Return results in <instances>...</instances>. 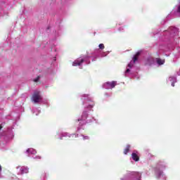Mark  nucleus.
I'll return each mask as SVG.
<instances>
[{"mask_svg":"<svg viewBox=\"0 0 180 180\" xmlns=\"http://www.w3.org/2000/svg\"><path fill=\"white\" fill-rule=\"evenodd\" d=\"M81 129V127H78L77 128V131H79V129Z\"/></svg>","mask_w":180,"mask_h":180,"instance_id":"obj_31","label":"nucleus"},{"mask_svg":"<svg viewBox=\"0 0 180 180\" xmlns=\"http://www.w3.org/2000/svg\"><path fill=\"white\" fill-rule=\"evenodd\" d=\"M168 81L171 83L172 86H175V83L176 82V77L175 76H170Z\"/></svg>","mask_w":180,"mask_h":180,"instance_id":"obj_18","label":"nucleus"},{"mask_svg":"<svg viewBox=\"0 0 180 180\" xmlns=\"http://www.w3.org/2000/svg\"><path fill=\"white\" fill-rule=\"evenodd\" d=\"M32 113L36 115V116H37L39 115V113H40V110H39L38 108H32Z\"/></svg>","mask_w":180,"mask_h":180,"instance_id":"obj_21","label":"nucleus"},{"mask_svg":"<svg viewBox=\"0 0 180 180\" xmlns=\"http://www.w3.org/2000/svg\"><path fill=\"white\" fill-rule=\"evenodd\" d=\"M58 139H60V140H63V137H78V134H70L68 132H63V131H58L57 133Z\"/></svg>","mask_w":180,"mask_h":180,"instance_id":"obj_8","label":"nucleus"},{"mask_svg":"<svg viewBox=\"0 0 180 180\" xmlns=\"http://www.w3.org/2000/svg\"><path fill=\"white\" fill-rule=\"evenodd\" d=\"M105 96H112V94L111 93H105Z\"/></svg>","mask_w":180,"mask_h":180,"instance_id":"obj_25","label":"nucleus"},{"mask_svg":"<svg viewBox=\"0 0 180 180\" xmlns=\"http://www.w3.org/2000/svg\"><path fill=\"white\" fill-rule=\"evenodd\" d=\"M13 137H15L13 131L12 130L8 129V133L5 137V140L9 141L10 140H13Z\"/></svg>","mask_w":180,"mask_h":180,"instance_id":"obj_16","label":"nucleus"},{"mask_svg":"<svg viewBox=\"0 0 180 180\" xmlns=\"http://www.w3.org/2000/svg\"><path fill=\"white\" fill-rule=\"evenodd\" d=\"M82 136L83 140H89V136L85 135H81Z\"/></svg>","mask_w":180,"mask_h":180,"instance_id":"obj_23","label":"nucleus"},{"mask_svg":"<svg viewBox=\"0 0 180 180\" xmlns=\"http://www.w3.org/2000/svg\"><path fill=\"white\" fill-rule=\"evenodd\" d=\"M122 25H123V22H120V23L118 24V26H122Z\"/></svg>","mask_w":180,"mask_h":180,"instance_id":"obj_28","label":"nucleus"},{"mask_svg":"<svg viewBox=\"0 0 180 180\" xmlns=\"http://www.w3.org/2000/svg\"><path fill=\"white\" fill-rule=\"evenodd\" d=\"M165 56H169V55H168V54L165 53Z\"/></svg>","mask_w":180,"mask_h":180,"instance_id":"obj_34","label":"nucleus"},{"mask_svg":"<svg viewBox=\"0 0 180 180\" xmlns=\"http://www.w3.org/2000/svg\"><path fill=\"white\" fill-rule=\"evenodd\" d=\"M130 151V145H127L125 149L124 150V154L127 155V153Z\"/></svg>","mask_w":180,"mask_h":180,"instance_id":"obj_22","label":"nucleus"},{"mask_svg":"<svg viewBox=\"0 0 180 180\" xmlns=\"http://www.w3.org/2000/svg\"><path fill=\"white\" fill-rule=\"evenodd\" d=\"M161 40H162L165 44H160L159 46L158 55L161 53H167L174 50L175 46L180 44L179 29L174 26H170L161 34Z\"/></svg>","mask_w":180,"mask_h":180,"instance_id":"obj_1","label":"nucleus"},{"mask_svg":"<svg viewBox=\"0 0 180 180\" xmlns=\"http://www.w3.org/2000/svg\"><path fill=\"white\" fill-rule=\"evenodd\" d=\"M62 30L61 28L58 29V30H56L54 32L55 37H60L61 36Z\"/></svg>","mask_w":180,"mask_h":180,"instance_id":"obj_20","label":"nucleus"},{"mask_svg":"<svg viewBox=\"0 0 180 180\" xmlns=\"http://www.w3.org/2000/svg\"><path fill=\"white\" fill-rule=\"evenodd\" d=\"M119 32H124V28L123 27H120L118 28Z\"/></svg>","mask_w":180,"mask_h":180,"instance_id":"obj_24","label":"nucleus"},{"mask_svg":"<svg viewBox=\"0 0 180 180\" xmlns=\"http://www.w3.org/2000/svg\"><path fill=\"white\" fill-rule=\"evenodd\" d=\"M141 54V51H138L136 54L133 57V60L130 61V63L127 65V69L124 73V77H129L131 78L134 74V71H133V69L134 68V64H136V62L137 60H139V56Z\"/></svg>","mask_w":180,"mask_h":180,"instance_id":"obj_4","label":"nucleus"},{"mask_svg":"<svg viewBox=\"0 0 180 180\" xmlns=\"http://www.w3.org/2000/svg\"><path fill=\"white\" fill-rule=\"evenodd\" d=\"M115 85H117V82H107L103 84V88H104V89H113Z\"/></svg>","mask_w":180,"mask_h":180,"instance_id":"obj_11","label":"nucleus"},{"mask_svg":"<svg viewBox=\"0 0 180 180\" xmlns=\"http://www.w3.org/2000/svg\"><path fill=\"white\" fill-rule=\"evenodd\" d=\"M96 57L93 58L92 61H95V59H96Z\"/></svg>","mask_w":180,"mask_h":180,"instance_id":"obj_30","label":"nucleus"},{"mask_svg":"<svg viewBox=\"0 0 180 180\" xmlns=\"http://www.w3.org/2000/svg\"><path fill=\"white\" fill-rule=\"evenodd\" d=\"M174 54L175 58H180V47L178 46L174 49Z\"/></svg>","mask_w":180,"mask_h":180,"instance_id":"obj_17","label":"nucleus"},{"mask_svg":"<svg viewBox=\"0 0 180 180\" xmlns=\"http://www.w3.org/2000/svg\"><path fill=\"white\" fill-rule=\"evenodd\" d=\"M53 60H54V61H56V58H54V59H53Z\"/></svg>","mask_w":180,"mask_h":180,"instance_id":"obj_35","label":"nucleus"},{"mask_svg":"<svg viewBox=\"0 0 180 180\" xmlns=\"http://www.w3.org/2000/svg\"><path fill=\"white\" fill-rule=\"evenodd\" d=\"M36 150L33 148H28L26 150V154H27L28 157H32L34 160H41V156L40 155H36L34 156V154H37Z\"/></svg>","mask_w":180,"mask_h":180,"instance_id":"obj_9","label":"nucleus"},{"mask_svg":"<svg viewBox=\"0 0 180 180\" xmlns=\"http://www.w3.org/2000/svg\"><path fill=\"white\" fill-rule=\"evenodd\" d=\"M17 175H23L24 174H29V167L26 166H18L16 167Z\"/></svg>","mask_w":180,"mask_h":180,"instance_id":"obj_10","label":"nucleus"},{"mask_svg":"<svg viewBox=\"0 0 180 180\" xmlns=\"http://www.w3.org/2000/svg\"><path fill=\"white\" fill-rule=\"evenodd\" d=\"M39 79H40V77H38L37 79H35L34 81V82H38Z\"/></svg>","mask_w":180,"mask_h":180,"instance_id":"obj_26","label":"nucleus"},{"mask_svg":"<svg viewBox=\"0 0 180 180\" xmlns=\"http://www.w3.org/2000/svg\"><path fill=\"white\" fill-rule=\"evenodd\" d=\"M165 162L159 161L155 167V175L158 179L167 180V176L164 173V169L167 168Z\"/></svg>","mask_w":180,"mask_h":180,"instance_id":"obj_3","label":"nucleus"},{"mask_svg":"<svg viewBox=\"0 0 180 180\" xmlns=\"http://www.w3.org/2000/svg\"><path fill=\"white\" fill-rule=\"evenodd\" d=\"M2 127H2V125L1 124V125H0V130H1ZM0 147L2 148V143H1V142H0Z\"/></svg>","mask_w":180,"mask_h":180,"instance_id":"obj_27","label":"nucleus"},{"mask_svg":"<svg viewBox=\"0 0 180 180\" xmlns=\"http://www.w3.org/2000/svg\"><path fill=\"white\" fill-rule=\"evenodd\" d=\"M121 180H141V173L139 172H130L122 178Z\"/></svg>","mask_w":180,"mask_h":180,"instance_id":"obj_6","label":"nucleus"},{"mask_svg":"<svg viewBox=\"0 0 180 180\" xmlns=\"http://www.w3.org/2000/svg\"><path fill=\"white\" fill-rule=\"evenodd\" d=\"M99 49H96L94 51V56H95V57H106V56H108V54H109V53H110V51H108L105 52H102V51L101 50H103V49H105V45L103 44H100L98 45Z\"/></svg>","mask_w":180,"mask_h":180,"instance_id":"obj_7","label":"nucleus"},{"mask_svg":"<svg viewBox=\"0 0 180 180\" xmlns=\"http://www.w3.org/2000/svg\"><path fill=\"white\" fill-rule=\"evenodd\" d=\"M165 64V59H162L161 58H156L155 59V65L160 67V65H164Z\"/></svg>","mask_w":180,"mask_h":180,"instance_id":"obj_14","label":"nucleus"},{"mask_svg":"<svg viewBox=\"0 0 180 180\" xmlns=\"http://www.w3.org/2000/svg\"><path fill=\"white\" fill-rule=\"evenodd\" d=\"M82 101L84 110L83 111L81 117L77 120L79 126H84V124H86V123H91V120H86L88 119V111L86 110H92L95 106L94 98L89 96V94H84L82 96Z\"/></svg>","mask_w":180,"mask_h":180,"instance_id":"obj_2","label":"nucleus"},{"mask_svg":"<svg viewBox=\"0 0 180 180\" xmlns=\"http://www.w3.org/2000/svg\"><path fill=\"white\" fill-rule=\"evenodd\" d=\"M135 78H136V79H139V75H136Z\"/></svg>","mask_w":180,"mask_h":180,"instance_id":"obj_29","label":"nucleus"},{"mask_svg":"<svg viewBox=\"0 0 180 180\" xmlns=\"http://www.w3.org/2000/svg\"><path fill=\"white\" fill-rule=\"evenodd\" d=\"M139 151L134 150V152L131 153V158L135 162H137L140 161V157L139 156Z\"/></svg>","mask_w":180,"mask_h":180,"instance_id":"obj_15","label":"nucleus"},{"mask_svg":"<svg viewBox=\"0 0 180 180\" xmlns=\"http://www.w3.org/2000/svg\"><path fill=\"white\" fill-rule=\"evenodd\" d=\"M157 33H158V32H156V33H153V35H154V36H155V34H157Z\"/></svg>","mask_w":180,"mask_h":180,"instance_id":"obj_32","label":"nucleus"},{"mask_svg":"<svg viewBox=\"0 0 180 180\" xmlns=\"http://www.w3.org/2000/svg\"><path fill=\"white\" fill-rule=\"evenodd\" d=\"M32 100L33 101L34 103H39V102L41 101V96H40V92L34 91Z\"/></svg>","mask_w":180,"mask_h":180,"instance_id":"obj_12","label":"nucleus"},{"mask_svg":"<svg viewBox=\"0 0 180 180\" xmlns=\"http://www.w3.org/2000/svg\"><path fill=\"white\" fill-rule=\"evenodd\" d=\"M18 180H23L22 179H18Z\"/></svg>","mask_w":180,"mask_h":180,"instance_id":"obj_33","label":"nucleus"},{"mask_svg":"<svg viewBox=\"0 0 180 180\" xmlns=\"http://www.w3.org/2000/svg\"><path fill=\"white\" fill-rule=\"evenodd\" d=\"M91 56H84L83 58H79L77 60H75L73 63L72 65L73 67H79V68H82V65L85 64L86 65L88 64H91V60H89V58H91Z\"/></svg>","mask_w":180,"mask_h":180,"instance_id":"obj_5","label":"nucleus"},{"mask_svg":"<svg viewBox=\"0 0 180 180\" xmlns=\"http://www.w3.org/2000/svg\"><path fill=\"white\" fill-rule=\"evenodd\" d=\"M56 46L57 42L56 41V39L52 40L51 44V51H57V49H56Z\"/></svg>","mask_w":180,"mask_h":180,"instance_id":"obj_19","label":"nucleus"},{"mask_svg":"<svg viewBox=\"0 0 180 180\" xmlns=\"http://www.w3.org/2000/svg\"><path fill=\"white\" fill-rule=\"evenodd\" d=\"M144 61L146 65H155V59L151 56L146 57Z\"/></svg>","mask_w":180,"mask_h":180,"instance_id":"obj_13","label":"nucleus"}]
</instances>
